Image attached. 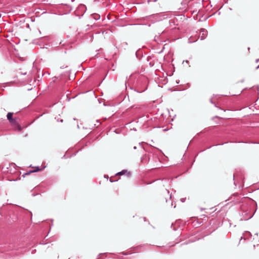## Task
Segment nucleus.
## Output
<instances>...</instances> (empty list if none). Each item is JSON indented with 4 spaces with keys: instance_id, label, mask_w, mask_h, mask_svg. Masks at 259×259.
<instances>
[{
    "instance_id": "obj_13",
    "label": "nucleus",
    "mask_w": 259,
    "mask_h": 259,
    "mask_svg": "<svg viewBox=\"0 0 259 259\" xmlns=\"http://www.w3.org/2000/svg\"><path fill=\"white\" fill-rule=\"evenodd\" d=\"M189 40H190V42H194L195 41L194 40L191 41V40H190V39H189Z\"/></svg>"
},
{
    "instance_id": "obj_8",
    "label": "nucleus",
    "mask_w": 259,
    "mask_h": 259,
    "mask_svg": "<svg viewBox=\"0 0 259 259\" xmlns=\"http://www.w3.org/2000/svg\"><path fill=\"white\" fill-rule=\"evenodd\" d=\"M13 113L12 112L8 113L7 117V119L9 120V121H11V120H12L13 119Z\"/></svg>"
},
{
    "instance_id": "obj_1",
    "label": "nucleus",
    "mask_w": 259,
    "mask_h": 259,
    "mask_svg": "<svg viewBox=\"0 0 259 259\" xmlns=\"http://www.w3.org/2000/svg\"><path fill=\"white\" fill-rule=\"evenodd\" d=\"M9 122L11 123V124L14 127L15 130H18V131H21V127L19 125L16 119L13 118L12 120H11V121H10Z\"/></svg>"
},
{
    "instance_id": "obj_4",
    "label": "nucleus",
    "mask_w": 259,
    "mask_h": 259,
    "mask_svg": "<svg viewBox=\"0 0 259 259\" xmlns=\"http://www.w3.org/2000/svg\"><path fill=\"white\" fill-rule=\"evenodd\" d=\"M118 175H126L128 177H130L131 176V172L130 171H128L127 170H122L120 172H119L117 174Z\"/></svg>"
},
{
    "instance_id": "obj_9",
    "label": "nucleus",
    "mask_w": 259,
    "mask_h": 259,
    "mask_svg": "<svg viewBox=\"0 0 259 259\" xmlns=\"http://www.w3.org/2000/svg\"><path fill=\"white\" fill-rule=\"evenodd\" d=\"M252 217V214L251 213H249L247 217H244L243 220H248V219L251 218Z\"/></svg>"
},
{
    "instance_id": "obj_11",
    "label": "nucleus",
    "mask_w": 259,
    "mask_h": 259,
    "mask_svg": "<svg viewBox=\"0 0 259 259\" xmlns=\"http://www.w3.org/2000/svg\"><path fill=\"white\" fill-rule=\"evenodd\" d=\"M213 100V98H211V99H210V102L212 104H214V102H213V100Z\"/></svg>"
},
{
    "instance_id": "obj_2",
    "label": "nucleus",
    "mask_w": 259,
    "mask_h": 259,
    "mask_svg": "<svg viewBox=\"0 0 259 259\" xmlns=\"http://www.w3.org/2000/svg\"><path fill=\"white\" fill-rule=\"evenodd\" d=\"M86 8L84 5H80L75 13L77 16H82L85 11Z\"/></svg>"
},
{
    "instance_id": "obj_5",
    "label": "nucleus",
    "mask_w": 259,
    "mask_h": 259,
    "mask_svg": "<svg viewBox=\"0 0 259 259\" xmlns=\"http://www.w3.org/2000/svg\"><path fill=\"white\" fill-rule=\"evenodd\" d=\"M202 223V222L201 221L199 220V219H197L196 220H195L193 222V226L196 227H199L201 225Z\"/></svg>"
},
{
    "instance_id": "obj_10",
    "label": "nucleus",
    "mask_w": 259,
    "mask_h": 259,
    "mask_svg": "<svg viewBox=\"0 0 259 259\" xmlns=\"http://www.w3.org/2000/svg\"><path fill=\"white\" fill-rule=\"evenodd\" d=\"M154 62L153 61H150V62H149V66H150V67H152V66H154Z\"/></svg>"
},
{
    "instance_id": "obj_3",
    "label": "nucleus",
    "mask_w": 259,
    "mask_h": 259,
    "mask_svg": "<svg viewBox=\"0 0 259 259\" xmlns=\"http://www.w3.org/2000/svg\"><path fill=\"white\" fill-rule=\"evenodd\" d=\"M207 35V31L204 28H201L199 32V36L201 37V39L203 40L206 37Z\"/></svg>"
},
{
    "instance_id": "obj_12",
    "label": "nucleus",
    "mask_w": 259,
    "mask_h": 259,
    "mask_svg": "<svg viewBox=\"0 0 259 259\" xmlns=\"http://www.w3.org/2000/svg\"><path fill=\"white\" fill-rule=\"evenodd\" d=\"M258 61H259V59H256V63H258Z\"/></svg>"
},
{
    "instance_id": "obj_14",
    "label": "nucleus",
    "mask_w": 259,
    "mask_h": 259,
    "mask_svg": "<svg viewBox=\"0 0 259 259\" xmlns=\"http://www.w3.org/2000/svg\"><path fill=\"white\" fill-rule=\"evenodd\" d=\"M258 68H259V66H257V67H256V69H258Z\"/></svg>"
},
{
    "instance_id": "obj_6",
    "label": "nucleus",
    "mask_w": 259,
    "mask_h": 259,
    "mask_svg": "<svg viewBox=\"0 0 259 259\" xmlns=\"http://www.w3.org/2000/svg\"><path fill=\"white\" fill-rule=\"evenodd\" d=\"M40 168L39 167H37L36 168H35L33 170H30L28 171H27L26 173L24 175H29L31 173H32V172H37L39 170H40Z\"/></svg>"
},
{
    "instance_id": "obj_7",
    "label": "nucleus",
    "mask_w": 259,
    "mask_h": 259,
    "mask_svg": "<svg viewBox=\"0 0 259 259\" xmlns=\"http://www.w3.org/2000/svg\"><path fill=\"white\" fill-rule=\"evenodd\" d=\"M92 17L96 20H98L100 18V15L98 14L94 13L92 15Z\"/></svg>"
}]
</instances>
